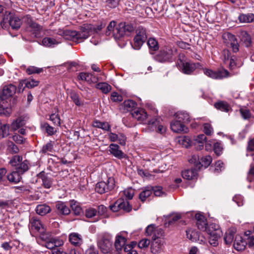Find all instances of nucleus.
I'll list each match as a JSON object with an SVG mask.
<instances>
[{"label":"nucleus","instance_id":"obj_10","mask_svg":"<svg viewBox=\"0 0 254 254\" xmlns=\"http://www.w3.org/2000/svg\"><path fill=\"white\" fill-rule=\"evenodd\" d=\"M112 236L109 234H104L98 242V246L103 253H110L113 248Z\"/></svg>","mask_w":254,"mask_h":254},{"label":"nucleus","instance_id":"obj_43","mask_svg":"<svg viewBox=\"0 0 254 254\" xmlns=\"http://www.w3.org/2000/svg\"><path fill=\"white\" fill-rule=\"evenodd\" d=\"M133 43L131 44L132 48L136 50H139L143 44L146 42V40H144L141 38H138L136 36H134L133 38Z\"/></svg>","mask_w":254,"mask_h":254},{"label":"nucleus","instance_id":"obj_62","mask_svg":"<svg viewBox=\"0 0 254 254\" xmlns=\"http://www.w3.org/2000/svg\"><path fill=\"white\" fill-rule=\"evenodd\" d=\"M7 149L11 154H16L19 151L18 147L12 142L9 143Z\"/></svg>","mask_w":254,"mask_h":254},{"label":"nucleus","instance_id":"obj_32","mask_svg":"<svg viewBox=\"0 0 254 254\" xmlns=\"http://www.w3.org/2000/svg\"><path fill=\"white\" fill-rule=\"evenodd\" d=\"M36 210L37 214L44 216L50 212L51 209L49 205L44 204L38 205Z\"/></svg>","mask_w":254,"mask_h":254},{"label":"nucleus","instance_id":"obj_1","mask_svg":"<svg viewBox=\"0 0 254 254\" xmlns=\"http://www.w3.org/2000/svg\"><path fill=\"white\" fill-rule=\"evenodd\" d=\"M17 91L15 85L9 84L3 87L2 92L0 93V115L9 116L10 110L9 99H10Z\"/></svg>","mask_w":254,"mask_h":254},{"label":"nucleus","instance_id":"obj_22","mask_svg":"<svg viewBox=\"0 0 254 254\" xmlns=\"http://www.w3.org/2000/svg\"><path fill=\"white\" fill-rule=\"evenodd\" d=\"M240 38L242 43L246 47H250L252 45V41L251 35L246 31H242Z\"/></svg>","mask_w":254,"mask_h":254},{"label":"nucleus","instance_id":"obj_53","mask_svg":"<svg viewBox=\"0 0 254 254\" xmlns=\"http://www.w3.org/2000/svg\"><path fill=\"white\" fill-rule=\"evenodd\" d=\"M43 71L42 68H38L34 66H30L26 70V73L29 75L34 73H40Z\"/></svg>","mask_w":254,"mask_h":254},{"label":"nucleus","instance_id":"obj_28","mask_svg":"<svg viewBox=\"0 0 254 254\" xmlns=\"http://www.w3.org/2000/svg\"><path fill=\"white\" fill-rule=\"evenodd\" d=\"M70 207L74 215L79 216L84 214L81 207L74 200H73L70 202Z\"/></svg>","mask_w":254,"mask_h":254},{"label":"nucleus","instance_id":"obj_30","mask_svg":"<svg viewBox=\"0 0 254 254\" xmlns=\"http://www.w3.org/2000/svg\"><path fill=\"white\" fill-rule=\"evenodd\" d=\"M93 126L95 127L101 128L104 130L110 131L111 127L108 122H102L100 121L96 120L93 122Z\"/></svg>","mask_w":254,"mask_h":254},{"label":"nucleus","instance_id":"obj_56","mask_svg":"<svg viewBox=\"0 0 254 254\" xmlns=\"http://www.w3.org/2000/svg\"><path fill=\"white\" fill-rule=\"evenodd\" d=\"M97 211L94 208H89L85 211V216L88 218H91L96 216L97 214Z\"/></svg>","mask_w":254,"mask_h":254},{"label":"nucleus","instance_id":"obj_61","mask_svg":"<svg viewBox=\"0 0 254 254\" xmlns=\"http://www.w3.org/2000/svg\"><path fill=\"white\" fill-rule=\"evenodd\" d=\"M7 171L4 168H0V184L5 185L6 183V174Z\"/></svg>","mask_w":254,"mask_h":254},{"label":"nucleus","instance_id":"obj_3","mask_svg":"<svg viewBox=\"0 0 254 254\" xmlns=\"http://www.w3.org/2000/svg\"><path fill=\"white\" fill-rule=\"evenodd\" d=\"M137 104L132 100H127L124 101L122 105L124 112H130L132 117L138 121H144L147 117L145 110L142 108H135Z\"/></svg>","mask_w":254,"mask_h":254},{"label":"nucleus","instance_id":"obj_35","mask_svg":"<svg viewBox=\"0 0 254 254\" xmlns=\"http://www.w3.org/2000/svg\"><path fill=\"white\" fill-rule=\"evenodd\" d=\"M12 14L8 11H6L3 15L2 20L0 22V26L3 29L7 28L9 26Z\"/></svg>","mask_w":254,"mask_h":254},{"label":"nucleus","instance_id":"obj_55","mask_svg":"<svg viewBox=\"0 0 254 254\" xmlns=\"http://www.w3.org/2000/svg\"><path fill=\"white\" fill-rule=\"evenodd\" d=\"M152 192L156 196H161L166 194L165 192L163 191V188L161 186L152 187Z\"/></svg>","mask_w":254,"mask_h":254},{"label":"nucleus","instance_id":"obj_63","mask_svg":"<svg viewBox=\"0 0 254 254\" xmlns=\"http://www.w3.org/2000/svg\"><path fill=\"white\" fill-rule=\"evenodd\" d=\"M50 120L55 125L60 126L61 120L59 115L52 114L50 116Z\"/></svg>","mask_w":254,"mask_h":254},{"label":"nucleus","instance_id":"obj_42","mask_svg":"<svg viewBox=\"0 0 254 254\" xmlns=\"http://www.w3.org/2000/svg\"><path fill=\"white\" fill-rule=\"evenodd\" d=\"M69 95L72 101L77 106H80L82 105L79 95L76 91L70 90Z\"/></svg>","mask_w":254,"mask_h":254},{"label":"nucleus","instance_id":"obj_26","mask_svg":"<svg viewBox=\"0 0 254 254\" xmlns=\"http://www.w3.org/2000/svg\"><path fill=\"white\" fill-rule=\"evenodd\" d=\"M214 106L217 109L222 112H228L231 110V107L229 104L227 102L223 101H219L215 103Z\"/></svg>","mask_w":254,"mask_h":254},{"label":"nucleus","instance_id":"obj_8","mask_svg":"<svg viewBox=\"0 0 254 254\" xmlns=\"http://www.w3.org/2000/svg\"><path fill=\"white\" fill-rule=\"evenodd\" d=\"M164 233L163 230L161 228H156L154 230L150 248L151 252L152 254H156L161 251L163 242L161 237L163 236Z\"/></svg>","mask_w":254,"mask_h":254},{"label":"nucleus","instance_id":"obj_11","mask_svg":"<svg viewBox=\"0 0 254 254\" xmlns=\"http://www.w3.org/2000/svg\"><path fill=\"white\" fill-rule=\"evenodd\" d=\"M109 207L110 210L114 212L122 210L125 212L127 213L132 210V206L129 202L123 198L118 199L113 204L110 205Z\"/></svg>","mask_w":254,"mask_h":254},{"label":"nucleus","instance_id":"obj_20","mask_svg":"<svg viewBox=\"0 0 254 254\" xmlns=\"http://www.w3.org/2000/svg\"><path fill=\"white\" fill-rule=\"evenodd\" d=\"M127 239L121 234H118L116 237L114 244L115 247L118 252L122 250L124 246L126 244Z\"/></svg>","mask_w":254,"mask_h":254},{"label":"nucleus","instance_id":"obj_17","mask_svg":"<svg viewBox=\"0 0 254 254\" xmlns=\"http://www.w3.org/2000/svg\"><path fill=\"white\" fill-rule=\"evenodd\" d=\"M109 148L111 154L115 157L119 159L126 158V154L120 149V147L118 144L112 143L110 145Z\"/></svg>","mask_w":254,"mask_h":254},{"label":"nucleus","instance_id":"obj_27","mask_svg":"<svg viewBox=\"0 0 254 254\" xmlns=\"http://www.w3.org/2000/svg\"><path fill=\"white\" fill-rule=\"evenodd\" d=\"M83 25H90L91 26V30L87 31V38L94 32L98 33L101 31L103 28L106 26V23L105 22H101L99 25L96 26L91 24H84Z\"/></svg>","mask_w":254,"mask_h":254},{"label":"nucleus","instance_id":"obj_33","mask_svg":"<svg viewBox=\"0 0 254 254\" xmlns=\"http://www.w3.org/2000/svg\"><path fill=\"white\" fill-rule=\"evenodd\" d=\"M21 20L17 16L12 14L9 26L13 30H18L20 28L22 24Z\"/></svg>","mask_w":254,"mask_h":254},{"label":"nucleus","instance_id":"obj_18","mask_svg":"<svg viewBox=\"0 0 254 254\" xmlns=\"http://www.w3.org/2000/svg\"><path fill=\"white\" fill-rule=\"evenodd\" d=\"M247 245V242L242 238L240 235H237L234 241L233 246L235 250L238 251L244 250Z\"/></svg>","mask_w":254,"mask_h":254},{"label":"nucleus","instance_id":"obj_9","mask_svg":"<svg viewBox=\"0 0 254 254\" xmlns=\"http://www.w3.org/2000/svg\"><path fill=\"white\" fill-rule=\"evenodd\" d=\"M115 180L113 177H109L107 182L101 181L97 183L95 186V191L103 194L112 190L115 187Z\"/></svg>","mask_w":254,"mask_h":254},{"label":"nucleus","instance_id":"obj_12","mask_svg":"<svg viewBox=\"0 0 254 254\" xmlns=\"http://www.w3.org/2000/svg\"><path fill=\"white\" fill-rule=\"evenodd\" d=\"M205 75L213 79H222L229 76V71L225 69L222 70L214 71L210 69L205 68L203 69Z\"/></svg>","mask_w":254,"mask_h":254},{"label":"nucleus","instance_id":"obj_59","mask_svg":"<svg viewBox=\"0 0 254 254\" xmlns=\"http://www.w3.org/2000/svg\"><path fill=\"white\" fill-rule=\"evenodd\" d=\"M42 127L45 129L47 133L50 135L55 134L57 131L54 127L50 126V125L47 123H44Z\"/></svg>","mask_w":254,"mask_h":254},{"label":"nucleus","instance_id":"obj_37","mask_svg":"<svg viewBox=\"0 0 254 254\" xmlns=\"http://www.w3.org/2000/svg\"><path fill=\"white\" fill-rule=\"evenodd\" d=\"M96 88L100 89L104 94L108 93L112 89V86L106 82H100L96 85Z\"/></svg>","mask_w":254,"mask_h":254},{"label":"nucleus","instance_id":"obj_13","mask_svg":"<svg viewBox=\"0 0 254 254\" xmlns=\"http://www.w3.org/2000/svg\"><path fill=\"white\" fill-rule=\"evenodd\" d=\"M182 70L183 73L187 74H190L197 68L201 66L199 63H193L192 62H185L181 60Z\"/></svg>","mask_w":254,"mask_h":254},{"label":"nucleus","instance_id":"obj_57","mask_svg":"<svg viewBox=\"0 0 254 254\" xmlns=\"http://www.w3.org/2000/svg\"><path fill=\"white\" fill-rule=\"evenodd\" d=\"M97 214L99 216H103L104 217H106L108 216L107 214V208L104 205H99L98 207Z\"/></svg>","mask_w":254,"mask_h":254},{"label":"nucleus","instance_id":"obj_14","mask_svg":"<svg viewBox=\"0 0 254 254\" xmlns=\"http://www.w3.org/2000/svg\"><path fill=\"white\" fill-rule=\"evenodd\" d=\"M170 126L171 129L175 132L187 133L189 131V128L183 123L179 121L178 119H176L175 121H172Z\"/></svg>","mask_w":254,"mask_h":254},{"label":"nucleus","instance_id":"obj_16","mask_svg":"<svg viewBox=\"0 0 254 254\" xmlns=\"http://www.w3.org/2000/svg\"><path fill=\"white\" fill-rule=\"evenodd\" d=\"M56 212L59 215H67L70 214L71 210L65 202H58L55 205Z\"/></svg>","mask_w":254,"mask_h":254},{"label":"nucleus","instance_id":"obj_47","mask_svg":"<svg viewBox=\"0 0 254 254\" xmlns=\"http://www.w3.org/2000/svg\"><path fill=\"white\" fill-rule=\"evenodd\" d=\"M22 156L21 155H14L11 158L9 162V164L15 168L16 166H17V165L19 164V163L22 161Z\"/></svg>","mask_w":254,"mask_h":254},{"label":"nucleus","instance_id":"obj_24","mask_svg":"<svg viewBox=\"0 0 254 254\" xmlns=\"http://www.w3.org/2000/svg\"><path fill=\"white\" fill-rule=\"evenodd\" d=\"M236 232V229L232 228L228 230L226 232L224 240L226 245H231L234 241V235Z\"/></svg>","mask_w":254,"mask_h":254},{"label":"nucleus","instance_id":"obj_54","mask_svg":"<svg viewBox=\"0 0 254 254\" xmlns=\"http://www.w3.org/2000/svg\"><path fill=\"white\" fill-rule=\"evenodd\" d=\"M29 27L33 30L34 33L35 34V36H37V35L39 34L40 32L42 29V27L35 21H33L31 23Z\"/></svg>","mask_w":254,"mask_h":254},{"label":"nucleus","instance_id":"obj_2","mask_svg":"<svg viewBox=\"0 0 254 254\" xmlns=\"http://www.w3.org/2000/svg\"><path fill=\"white\" fill-rule=\"evenodd\" d=\"M155 55L154 60L161 63H172L175 61L177 49L170 45L162 46Z\"/></svg>","mask_w":254,"mask_h":254},{"label":"nucleus","instance_id":"obj_49","mask_svg":"<svg viewBox=\"0 0 254 254\" xmlns=\"http://www.w3.org/2000/svg\"><path fill=\"white\" fill-rule=\"evenodd\" d=\"M182 218V215L180 214H176L170 218L167 222L165 223L166 227L174 225L176 222Z\"/></svg>","mask_w":254,"mask_h":254},{"label":"nucleus","instance_id":"obj_46","mask_svg":"<svg viewBox=\"0 0 254 254\" xmlns=\"http://www.w3.org/2000/svg\"><path fill=\"white\" fill-rule=\"evenodd\" d=\"M24 82H25V86L22 89V91L25 87H27L28 88H33L35 87H36L39 85L40 82L39 80H36L30 78L28 79H24Z\"/></svg>","mask_w":254,"mask_h":254},{"label":"nucleus","instance_id":"obj_38","mask_svg":"<svg viewBox=\"0 0 254 254\" xmlns=\"http://www.w3.org/2000/svg\"><path fill=\"white\" fill-rule=\"evenodd\" d=\"M31 225L32 229H35L40 233L43 232L44 229L40 220L32 218L31 220Z\"/></svg>","mask_w":254,"mask_h":254},{"label":"nucleus","instance_id":"obj_45","mask_svg":"<svg viewBox=\"0 0 254 254\" xmlns=\"http://www.w3.org/2000/svg\"><path fill=\"white\" fill-rule=\"evenodd\" d=\"M159 122L157 121L156 119H153L151 120L148 121V125L152 126H155L156 127L158 126L156 131L158 132H159L160 133H163L165 132L166 128L162 125H158Z\"/></svg>","mask_w":254,"mask_h":254},{"label":"nucleus","instance_id":"obj_52","mask_svg":"<svg viewBox=\"0 0 254 254\" xmlns=\"http://www.w3.org/2000/svg\"><path fill=\"white\" fill-rule=\"evenodd\" d=\"M240 113L244 120H249L252 117V114L249 109L247 108H241Z\"/></svg>","mask_w":254,"mask_h":254},{"label":"nucleus","instance_id":"obj_39","mask_svg":"<svg viewBox=\"0 0 254 254\" xmlns=\"http://www.w3.org/2000/svg\"><path fill=\"white\" fill-rule=\"evenodd\" d=\"M135 36L146 41L147 35L146 28L141 26H138L135 30Z\"/></svg>","mask_w":254,"mask_h":254},{"label":"nucleus","instance_id":"obj_60","mask_svg":"<svg viewBox=\"0 0 254 254\" xmlns=\"http://www.w3.org/2000/svg\"><path fill=\"white\" fill-rule=\"evenodd\" d=\"M196 224L198 229L202 231H205L208 225L206 218L200 222H196Z\"/></svg>","mask_w":254,"mask_h":254},{"label":"nucleus","instance_id":"obj_23","mask_svg":"<svg viewBox=\"0 0 254 254\" xmlns=\"http://www.w3.org/2000/svg\"><path fill=\"white\" fill-rule=\"evenodd\" d=\"M147 44L148 46L149 52L151 54H154V52H156L159 49L158 42L154 38H149L147 41Z\"/></svg>","mask_w":254,"mask_h":254},{"label":"nucleus","instance_id":"obj_6","mask_svg":"<svg viewBox=\"0 0 254 254\" xmlns=\"http://www.w3.org/2000/svg\"><path fill=\"white\" fill-rule=\"evenodd\" d=\"M134 30V24L131 22H121L116 27L115 39L116 40H120L125 36L129 37L133 32Z\"/></svg>","mask_w":254,"mask_h":254},{"label":"nucleus","instance_id":"obj_51","mask_svg":"<svg viewBox=\"0 0 254 254\" xmlns=\"http://www.w3.org/2000/svg\"><path fill=\"white\" fill-rule=\"evenodd\" d=\"M9 126L5 124L1 126L0 128V138H2L9 135Z\"/></svg>","mask_w":254,"mask_h":254},{"label":"nucleus","instance_id":"obj_50","mask_svg":"<svg viewBox=\"0 0 254 254\" xmlns=\"http://www.w3.org/2000/svg\"><path fill=\"white\" fill-rule=\"evenodd\" d=\"M53 150V143L52 141H50L46 144L43 145L40 153L46 154L48 152H52Z\"/></svg>","mask_w":254,"mask_h":254},{"label":"nucleus","instance_id":"obj_15","mask_svg":"<svg viewBox=\"0 0 254 254\" xmlns=\"http://www.w3.org/2000/svg\"><path fill=\"white\" fill-rule=\"evenodd\" d=\"M38 178L42 180V186L46 189H50L53 185V179L47 173L42 171L37 175Z\"/></svg>","mask_w":254,"mask_h":254},{"label":"nucleus","instance_id":"obj_58","mask_svg":"<svg viewBox=\"0 0 254 254\" xmlns=\"http://www.w3.org/2000/svg\"><path fill=\"white\" fill-rule=\"evenodd\" d=\"M213 150L216 156H220L223 151V147L220 142H216L213 145Z\"/></svg>","mask_w":254,"mask_h":254},{"label":"nucleus","instance_id":"obj_7","mask_svg":"<svg viewBox=\"0 0 254 254\" xmlns=\"http://www.w3.org/2000/svg\"><path fill=\"white\" fill-rule=\"evenodd\" d=\"M205 232L209 236V242L210 245L216 246L218 240L222 235V232L219 226L215 223H210L208 225Z\"/></svg>","mask_w":254,"mask_h":254},{"label":"nucleus","instance_id":"obj_25","mask_svg":"<svg viewBox=\"0 0 254 254\" xmlns=\"http://www.w3.org/2000/svg\"><path fill=\"white\" fill-rule=\"evenodd\" d=\"M69 241L72 245L75 246H79L82 243L81 235L76 233H72L69 235Z\"/></svg>","mask_w":254,"mask_h":254},{"label":"nucleus","instance_id":"obj_21","mask_svg":"<svg viewBox=\"0 0 254 254\" xmlns=\"http://www.w3.org/2000/svg\"><path fill=\"white\" fill-rule=\"evenodd\" d=\"M30 162L28 160H25L19 163L15 168V171L20 175L24 174L28 171L30 168Z\"/></svg>","mask_w":254,"mask_h":254},{"label":"nucleus","instance_id":"obj_41","mask_svg":"<svg viewBox=\"0 0 254 254\" xmlns=\"http://www.w3.org/2000/svg\"><path fill=\"white\" fill-rule=\"evenodd\" d=\"M223 37V39L226 40L225 42L227 44L228 47L232 43L238 41L236 36L229 32L225 34Z\"/></svg>","mask_w":254,"mask_h":254},{"label":"nucleus","instance_id":"obj_5","mask_svg":"<svg viewBox=\"0 0 254 254\" xmlns=\"http://www.w3.org/2000/svg\"><path fill=\"white\" fill-rule=\"evenodd\" d=\"M198 156L193 155L189 160L190 163L192 165L190 169L185 170L182 172V176L185 179L193 180L197 179L198 172L201 169V165L198 162Z\"/></svg>","mask_w":254,"mask_h":254},{"label":"nucleus","instance_id":"obj_44","mask_svg":"<svg viewBox=\"0 0 254 254\" xmlns=\"http://www.w3.org/2000/svg\"><path fill=\"white\" fill-rule=\"evenodd\" d=\"M201 162L199 160V157H198V162H199L200 165L201 166V168L204 167V168L208 167L212 162V157L210 155L205 156L202 157L201 158Z\"/></svg>","mask_w":254,"mask_h":254},{"label":"nucleus","instance_id":"obj_29","mask_svg":"<svg viewBox=\"0 0 254 254\" xmlns=\"http://www.w3.org/2000/svg\"><path fill=\"white\" fill-rule=\"evenodd\" d=\"M238 20L241 23H251L254 21V14L249 13L247 14L241 13Z\"/></svg>","mask_w":254,"mask_h":254},{"label":"nucleus","instance_id":"obj_36","mask_svg":"<svg viewBox=\"0 0 254 254\" xmlns=\"http://www.w3.org/2000/svg\"><path fill=\"white\" fill-rule=\"evenodd\" d=\"M176 118L178 119L184 124L189 123L190 122V119L189 114L186 112H180L176 114Z\"/></svg>","mask_w":254,"mask_h":254},{"label":"nucleus","instance_id":"obj_40","mask_svg":"<svg viewBox=\"0 0 254 254\" xmlns=\"http://www.w3.org/2000/svg\"><path fill=\"white\" fill-rule=\"evenodd\" d=\"M117 26V22L114 21H111L109 25L107 26L106 31L105 35L106 36H110L111 34L112 33L114 37L115 38V32L116 30V27Z\"/></svg>","mask_w":254,"mask_h":254},{"label":"nucleus","instance_id":"obj_34","mask_svg":"<svg viewBox=\"0 0 254 254\" xmlns=\"http://www.w3.org/2000/svg\"><path fill=\"white\" fill-rule=\"evenodd\" d=\"M20 175L16 171H13L6 176V180L7 179L11 183H17L22 178Z\"/></svg>","mask_w":254,"mask_h":254},{"label":"nucleus","instance_id":"obj_31","mask_svg":"<svg viewBox=\"0 0 254 254\" xmlns=\"http://www.w3.org/2000/svg\"><path fill=\"white\" fill-rule=\"evenodd\" d=\"M152 187L147 186L145 188L144 190L142 191L139 195V198L141 201L144 202L146 199L150 196L152 193Z\"/></svg>","mask_w":254,"mask_h":254},{"label":"nucleus","instance_id":"obj_19","mask_svg":"<svg viewBox=\"0 0 254 254\" xmlns=\"http://www.w3.org/2000/svg\"><path fill=\"white\" fill-rule=\"evenodd\" d=\"M186 235L187 238L193 242H198L200 239V233L196 230L188 229L186 230ZM202 241V239L200 240Z\"/></svg>","mask_w":254,"mask_h":254},{"label":"nucleus","instance_id":"obj_4","mask_svg":"<svg viewBox=\"0 0 254 254\" xmlns=\"http://www.w3.org/2000/svg\"><path fill=\"white\" fill-rule=\"evenodd\" d=\"M90 25H82L80 27V31L64 30L63 32L64 38L66 40L72 41L75 42H80L81 41L87 38L88 30H91Z\"/></svg>","mask_w":254,"mask_h":254},{"label":"nucleus","instance_id":"obj_48","mask_svg":"<svg viewBox=\"0 0 254 254\" xmlns=\"http://www.w3.org/2000/svg\"><path fill=\"white\" fill-rule=\"evenodd\" d=\"M42 42L43 45L46 47H52L53 45L58 44V42L56 39L51 37H45L43 38Z\"/></svg>","mask_w":254,"mask_h":254},{"label":"nucleus","instance_id":"obj_64","mask_svg":"<svg viewBox=\"0 0 254 254\" xmlns=\"http://www.w3.org/2000/svg\"><path fill=\"white\" fill-rule=\"evenodd\" d=\"M247 180L250 182L254 181V165L250 166V169L248 173Z\"/></svg>","mask_w":254,"mask_h":254}]
</instances>
